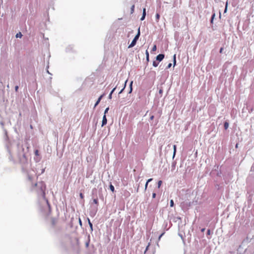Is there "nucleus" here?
Wrapping results in <instances>:
<instances>
[{
  "label": "nucleus",
  "instance_id": "nucleus-39",
  "mask_svg": "<svg viewBox=\"0 0 254 254\" xmlns=\"http://www.w3.org/2000/svg\"><path fill=\"white\" fill-rule=\"evenodd\" d=\"M205 228H202V229H201V231L202 232H204V231H205Z\"/></svg>",
  "mask_w": 254,
  "mask_h": 254
},
{
  "label": "nucleus",
  "instance_id": "nucleus-14",
  "mask_svg": "<svg viewBox=\"0 0 254 254\" xmlns=\"http://www.w3.org/2000/svg\"><path fill=\"white\" fill-rule=\"evenodd\" d=\"M156 17V21L158 22L160 19V15L158 13H157L155 15Z\"/></svg>",
  "mask_w": 254,
  "mask_h": 254
},
{
  "label": "nucleus",
  "instance_id": "nucleus-6",
  "mask_svg": "<svg viewBox=\"0 0 254 254\" xmlns=\"http://www.w3.org/2000/svg\"><path fill=\"white\" fill-rule=\"evenodd\" d=\"M140 35V28L138 29V32L135 37L134 38L133 40L136 41L137 42V40L138 39L139 36Z\"/></svg>",
  "mask_w": 254,
  "mask_h": 254
},
{
  "label": "nucleus",
  "instance_id": "nucleus-34",
  "mask_svg": "<svg viewBox=\"0 0 254 254\" xmlns=\"http://www.w3.org/2000/svg\"><path fill=\"white\" fill-rule=\"evenodd\" d=\"M227 3H226V6H225V10H224V12H226V11H227Z\"/></svg>",
  "mask_w": 254,
  "mask_h": 254
},
{
  "label": "nucleus",
  "instance_id": "nucleus-33",
  "mask_svg": "<svg viewBox=\"0 0 254 254\" xmlns=\"http://www.w3.org/2000/svg\"><path fill=\"white\" fill-rule=\"evenodd\" d=\"M156 197V193L155 192L152 193V197L155 198Z\"/></svg>",
  "mask_w": 254,
  "mask_h": 254
},
{
  "label": "nucleus",
  "instance_id": "nucleus-19",
  "mask_svg": "<svg viewBox=\"0 0 254 254\" xmlns=\"http://www.w3.org/2000/svg\"><path fill=\"white\" fill-rule=\"evenodd\" d=\"M88 223H89V225L90 226V227L91 228V229L92 230H93V226H92V224L91 223V222H90L89 219H88Z\"/></svg>",
  "mask_w": 254,
  "mask_h": 254
},
{
  "label": "nucleus",
  "instance_id": "nucleus-10",
  "mask_svg": "<svg viewBox=\"0 0 254 254\" xmlns=\"http://www.w3.org/2000/svg\"><path fill=\"white\" fill-rule=\"evenodd\" d=\"M152 181V179H151V178L147 180V181L146 182V184L145 185V190H146L147 189L148 183Z\"/></svg>",
  "mask_w": 254,
  "mask_h": 254
},
{
  "label": "nucleus",
  "instance_id": "nucleus-26",
  "mask_svg": "<svg viewBox=\"0 0 254 254\" xmlns=\"http://www.w3.org/2000/svg\"><path fill=\"white\" fill-rule=\"evenodd\" d=\"M93 202L96 204H98V199L97 198H96V199H93Z\"/></svg>",
  "mask_w": 254,
  "mask_h": 254
},
{
  "label": "nucleus",
  "instance_id": "nucleus-9",
  "mask_svg": "<svg viewBox=\"0 0 254 254\" xmlns=\"http://www.w3.org/2000/svg\"><path fill=\"white\" fill-rule=\"evenodd\" d=\"M102 97V96L101 95L99 98L97 100V101H96L95 104V106H94V107H95L96 106H97L99 103H100V101H101V99Z\"/></svg>",
  "mask_w": 254,
  "mask_h": 254
},
{
  "label": "nucleus",
  "instance_id": "nucleus-41",
  "mask_svg": "<svg viewBox=\"0 0 254 254\" xmlns=\"http://www.w3.org/2000/svg\"><path fill=\"white\" fill-rule=\"evenodd\" d=\"M146 56H147V58H148V57H149V54H148V52H147V51H146Z\"/></svg>",
  "mask_w": 254,
  "mask_h": 254
},
{
  "label": "nucleus",
  "instance_id": "nucleus-8",
  "mask_svg": "<svg viewBox=\"0 0 254 254\" xmlns=\"http://www.w3.org/2000/svg\"><path fill=\"white\" fill-rule=\"evenodd\" d=\"M136 43V41L133 39L130 44L128 46V48H130L134 47Z\"/></svg>",
  "mask_w": 254,
  "mask_h": 254
},
{
  "label": "nucleus",
  "instance_id": "nucleus-31",
  "mask_svg": "<svg viewBox=\"0 0 254 254\" xmlns=\"http://www.w3.org/2000/svg\"><path fill=\"white\" fill-rule=\"evenodd\" d=\"M79 196H80V198H81V199H83V198H84V195H83V194H82V193H80V194H79Z\"/></svg>",
  "mask_w": 254,
  "mask_h": 254
},
{
  "label": "nucleus",
  "instance_id": "nucleus-37",
  "mask_svg": "<svg viewBox=\"0 0 254 254\" xmlns=\"http://www.w3.org/2000/svg\"><path fill=\"white\" fill-rule=\"evenodd\" d=\"M23 156V158L25 159V161L26 162L27 161V159L26 158L25 155L24 154Z\"/></svg>",
  "mask_w": 254,
  "mask_h": 254
},
{
  "label": "nucleus",
  "instance_id": "nucleus-16",
  "mask_svg": "<svg viewBox=\"0 0 254 254\" xmlns=\"http://www.w3.org/2000/svg\"><path fill=\"white\" fill-rule=\"evenodd\" d=\"M57 221L56 219H55V218H53V219H52V224H53V225H55L56 224Z\"/></svg>",
  "mask_w": 254,
  "mask_h": 254
},
{
  "label": "nucleus",
  "instance_id": "nucleus-25",
  "mask_svg": "<svg viewBox=\"0 0 254 254\" xmlns=\"http://www.w3.org/2000/svg\"><path fill=\"white\" fill-rule=\"evenodd\" d=\"M174 205V201H173V200L171 199L170 200V206L173 207Z\"/></svg>",
  "mask_w": 254,
  "mask_h": 254
},
{
  "label": "nucleus",
  "instance_id": "nucleus-5",
  "mask_svg": "<svg viewBox=\"0 0 254 254\" xmlns=\"http://www.w3.org/2000/svg\"><path fill=\"white\" fill-rule=\"evenodd\" d=\"M140 35V28L138 29V32L135 37L134 38L133 40L136 41L137 42V40L138 39L139 36Z\"/></svg>",
  "mask_w": 254,
  "mask_h": 254
},
{
  "label": "nucleus",
  "instance_id": "nucleus-44",
  "mask_svg": "<svg viewBox=\"0 0 254 254\" xmlns=\"http://www.w3.org/2000/svg\"><path fill=\"white\" fill-rule=\"evenodd\" d=\"M236 147H238V144H236Z\"/></svg>",
  "mask_w": 254,
  "mask_h": 254
},
{
  "label": "nucleus",
  "instance_id": "nucleus-11",
  "mask_svg": "<svg viewBox=\"0 0 254 254\" xmlns=\"http://www.w3.org/2000/svg\"><path fill=\"white\" fill-rule=\"evenodd\" d=\"M229 127V123L227 122H225L224 124V127L225 129H227Z\"/></svg>",
  "mask_w": 254,
  "mask_h": 254
},
{
  "label": "nucleus",
  "instance_id": "nucleus-20",
  "mask_svg": "<svg viewBox=\"0 0 254 254\" xmlns=\"http://www.w3.org/2000/svg\"><path fill=\"white\" fill-rule=\"evenodd\" d=\"M22 36V34L21 33V32H19L18 33H17L16 35V38H21V37Z\"/></svg>",
  "mask_w": 254,
  "mask_h": 254
},
{
  "label": "nucleus",
  "instance_id": "nucleus-30",
  "mask_svg": "<svg viewBox=\"0 0 254 254\" xmlns=\"http://www.w3.org/2000/svg\"><path fill=\"white\" fill-rule=\"evenodd\" d=\"M46 202H47V204L48 205L49 209L50 210L51 209V206H50V203H49V201H48V200L47 199L46 200Z\"/></svg>",
  "mask_w": 254,
  "mask_h": 254
},
{
  "label": "nucleus",
  "instance_id": "nucleus-38",
  "mask_svg": "<svg viewBox=\"0 0 254 254\" xmlns=\"http://www.w3.org/2000/svg\"><path fill=\"white\" fill-rule=\"evenodd\" d=\"M79 223H80V225H82L81 220V219H80V218H79Z\"/></svg>",
  "mask_w": 254,
  "mask_h": 254
},
{
  "label": "nucleus",
  "instance_id": "nucleus-36",
  "mask_svg": "<svg viewBox=\"0 0 254 254\" xmlns=\"http://www.w3.org/2000/svg\"><path fill=\"white\" fill-rule=\"evenodd\" d=\"M153 119H154V116H153V115H152V116H151L150 117V119L151 120H153Z\"/></svg>",
  "mask_w": 254,
  "mask_h": 254
},
{
  "label": "nucleus",
  "instance_id": "nucleus-21",
  "mask_svg": "<svg viewBox=\"0 0 254 254\" xmlns=\"http://www.w3.org/2000/svg\"><path fill=\"white\" fill-rule=\"evenodd\" d=\"M132 83H133L132 81H131L130 82V85H129V86H130V90H129V93H130L132 92Z\"/></svg>",
  "mask_w": 254,
  "mask_h": 254
},
{
  "label": "nucleus",
  "instance_id": "nucleus-32",
  "mask_svg": "<svg viewBox=\"0 0 254 254\" xmlns=\"http://www.w3.org/2000/svg\"><path fill=\"white\" fill-rule=\"evenodd\" d=\"M215 17V14H213L211 17V23H212L214 17Z\"/></svg>",
  "mask_w": 254,
  "mask_h": 254
},
{
  "label": "nucleus",
  "instance_id": "nucleus-42",
  "mask_svg": "<svg viewBox=\"0 0 254 254\" xmlns=\"http://www.w3.org/2000/svg\"><path fill=\"white\" fill-rule=\"evenodd\" d=\"M15 90L16 91H17L18 89V87L17 86H15Z\"/></svg>",
  "mask_w": 254,
  "mask_h": 254
},
{
  "label": "nucleus",
  "instance_id": "nucleus-7",
  "mask_svg": "<svg viewBox=\"0 0 254 254\" xmlns=\"http://www.w3.org/2000/svg\"><path fill=\"white\" fill-rule=\"evenodd\" d=\"M145 16H146V8H144L143 9L142 16L141 17L140 20L141 21L145 19Z\"/></svg>",
  "mask_w": 254,
  "mask_h": 254
},
{
  "label": "nucleus",
  "instance_id": "nucleus-13",
  "mask_svg": "<svg viewBox=\"0 0 254 254\" xmlns=\"http://www.w3.org/2000/svg\"><path fill=\"white\" fill-rule=\"evenodd\" d=\"M176 148H177L176 145H173V149H174L173 157H174V156H175V155L176 154Z\"/></svg>",
  "mask_w": 254,
  "mask_h": 254
},
{
  "label": "nucleus",
  "instance_id": "nucleus-28",
  "mask_svg": "<svg viewBox=\"0 0 254 254\" xmlns=\"http://www.w3.org/2000/svg\"><path fill=\"white\" fill-rule=\"evenodd\" d=\"M156 46L155 45L152 48V51H155L156 50Z\"/></svg>",
  "mask_w": 254,
  "mask_h": 254
},
{
  "label": "nucleus",
  "instance_id": "nucleus-18",
  "mask_svg": "<svg viewBox=\"0 0 254 254\" xmlns=\"http://www.w3.org/2000/svg\"><path fill=\"white\" fill-rule=\"evenodd\" d=\"M110 189L112 192L114 191V190H115L114 187L111 184L110 185Z\"/></svg>",
  "mask_w": 254,
  "mask_h": 254
},
{
  "label": "nucleus",
  "instance_id": "nucleus-22",
  "mask_svg": "<svg viewBox=\"0 0 254 254\" xmlns=\"http://www.w3.org/2000/svg\"><path fill=\"white\" fill-rule=\"evenodd\" d=\"M35 155L36 156H39V152L38 150H35L34 151Z\"/></svg>",
  "mask_w": 254,
  "mask_h": 254
},
{
  "label": "nucleus",
  "instance_id": "nucleus-24",
  "mask_svg": "<svg viewBox=\"0 0 254 254\" xmlns=\"http://www.w3.org/2000/svg\"><path fill=\"white\" fill-rule=\"evenodd\" d=\"M173 61H174V66L176 65V55H174L173 57Z\"/></svg>",
  "mask_w": 254,
  "mask_h": 254
},
{
  "label": "nucleus",
  "instance_id": "nucleus-12",
  "mask_svg": "<svg viewBox=\"0 0 254 254\" xmlns=\"http://www.w3.org/2000/svg\"><path fill=\"white\" fill-rule=\"evenodd\" d=\"M134 7H135V5L134 4H133L131 7V8H130V13L131 14H132L134 11Z\"/></svg>",
  "mask_w": 254,
  "mask_h": 254
},
{
  "label": "nucleus",
  "instance_id": "nucleus-35",
  "mask_svg": "<svg viewBox=\"0 0 254 254\" xmlns=\"http://www.w3.org/2000/svg\"><path fill=\"white\" fill-rule=\"evenodd\" d=\"M223 48H221V49H220V53H223Z\"/></svg>",
  "mask_w": 254,
  "mask_h": 254
},
{
  "label": "nucleus",
  "instance_id": "nucleus-40",
  "mask_svg": "<svg viewBox=\"0 0 254 254\" xmlns=\"http://www.w3.org/2000/svg\"><path fill=\"white\" fill-rule=\"evenodd\" d=\"M207 235L210 234V230H207Z\"/></svg>",
  "mask_w": 254,
  "mask_h": 254
},
{
  "label": "nucleus",
  "instance_id": "nucleus-23",
  "mask_svg": "<svg viewBox=\"0 0 254 254\" xmlns=\"http://www.w3.org/2000/svg\"><path fill=\"white\" fill-rule=\"evenodd\" d=\"M162 184V181H158V188H160V187H161Z\"/></svg>",
  "mask_w": 254,
  "mask_h": 254
},
{
  "label": "nucleus",
  "instance_id": "nucleus-43",
  "mask_svg": "<svg viewBox=\"0 0 254 254\" xmlns=\"http://www.w3.org/2000/svg\"><path fill=\"white\" fill-rule=\"evenodd\" d=\"M164 233H162V234L160 236V237H159V239H160V238H161V237H162V236L164 235Z\"/></svg>",
  "mask_w": 254,
  "mask_h": 254
},
{
  "label": "nucleus",
  "instance_id": "nucleus-3",
  "mask_svg": "<svg viewBox=\"0 0 254 254\" xmlns=\"http://www.w3.org/2000/svg\"><path fill=\"white\" fill-rule=\"evenodd\" d=\"M164 58V55L163 54H159L156 57V60L161 62L163 60Z\"/></svg>",
  "mask_w": 254,
  "mask_h": 254
},
{
  "label": "nucleus",
  "instance_id": "nucleus-27",
  "mask_svg": "<svg viewBox=\"0 0 254 254\" xmlns=\"http://www.w3.org/2000/svg\"><path fill=\"white\" fill-rule=\"evenodd\" d=\"M109 110V107L105 109V112H104V115H106V114L108 113V112Z\"/></svg>",
  "mask_w": 254,
  "mask_h": 254
},
{
  "label": "nucleus",
  "instance_id": "nucleus-17",
  "mask_svg": "<svg viewBox=\"0 0 254 254\" xmlns=\"http://www.w3.org/2000/svg\"><path fill=\"white\" fill-rule=\"evenodd\" d=\"M115 89H116V88H114L112 90V91L111 92L110 94H109V98L110 99H111V98H112V95L113 93L114 92V91H115Z\"/></svg>",
  "mask_w": 254,
  "mask_h": 254
},
{
  "label": "nucleus",
  "instance_id": "nucleus-45",
  "mask_svg": "<svg viewBox=\"0 0 254 254\" xmlns=\"http://www.w3.org/2000/svg\"><path fill=\"white\" fill-rule=\"evenodd\" d=\"M123 90V89H122V90H121V91H120V93H121L122 92Z\"/></svg>",
  "mask_w": 254,
  "mask_h": 254
},
{
  "label": "nucleus",
  "instance_id": "nucleus-15",
  "mask_svg": "<svg viewBox=\"0 0 254 254\" xmlns=\"http://www.w3.org/2000/svg\"><path fill=\"white\" fill-rule=\"evenodd\" d=\"M159 64V62H157L156 61H154L153 62V65L154 66V67H157Z\"/></svg>",
  "mask_w": 254,
  "mask_h": 254
},
{
  "label": "nucleus",
  "instance_id": "nucleus-1",
  "mask_svg": "<svg viewBox=\"0 0 254 254\" xmlns=\"http://www.w3.org/2000/svg\"><path fill=\"white\" fill-rule=\"evenodd\" d=\"M46 185L45 183L41 181L34 185L33 190L35 191L38 195H41L44 198L46 197Z\"/></svg>",
  "mask_w": 254,
  "mask_h": 254
},
{
  "label": "nucleus",
  "instance_id": "nucleus-4",
  "mask_svg": "<svg viewBox=\"0 0 254 254\" xmlns=\"http://www.w3.org/2000/svg\"><path fill=\"white\" fill-rule=\"evenodd\" d=\"M107 119L106 118V116L105 115H104L103 117L102 122V127L104 126L107 124Z\"/></svg>",
  "mask_w": 254,
  "mask_h": 254
},
{
  "label": "nucleus",
  "instance_id": "nucleus-2",
  "mask_svg": "<svg viewBox=\"0 0 254 254\" xmlns=\"http://www.w3.org/2000/svg\"><path fill=\"white\" fill-rule=\"evenodd\" d=\"M190 203L187 202L183 201L181 203V207L183 209L186 210L188 209L189 207L190 206Z\"/></svg>",
  "mask_w": 254,
  "mask_h": 254
},
{
  "label": "nucleus",
  "instance_id": "nucleus-29",
  "mask_svg": "<svg viewBox=\"0 0 254 254\" xmlns=\"http://www.w3.org/2000/svg\"><path fill=\"white\" fill-rule=\"evenodd\" d=\"M172 66V64L171 63H170L168 64V65H167V66L166 67V69H168L169 68H170Z\"/></svg>",
  "mask_w": 254,
  "mask_h": 254
}]
</instances>
